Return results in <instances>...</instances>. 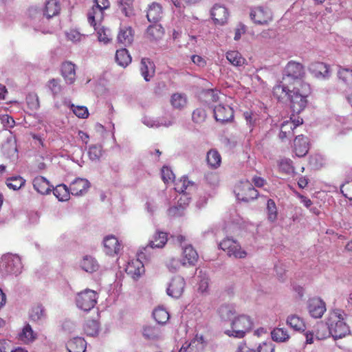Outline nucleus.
Returning <instances> with one entry per match:
<instances>
[{"instance_id": "f257e3e1", "label": "nucleus", "mask_w": 352, "mask_h": 352, "mask_svg": "<svg viewBox=\"0 0 352 352\" xmlns=\"http://www.w3.org/2000/svg\"><path fill=\"white\" fill-rule=\"evenodd\" d=\"M344 311L338 309H333L329 314L327 325L335 339L342 338L349 332V326L344 321Z\"/></svg>"}, {"instance_id": "f03ea898", "label": "nucleus", "mask_w": 352, "mask_h": 352, "mask_svg": "<svg viewBox=\"0 0 352 352\" xmlns=\"http://www.w3.org/2000/svg\"><path fill=\"white\" fill-rule=\"evenodd\" d=\"M311 94V87L308 83L292 86L289 96L290 107L294 113H299L307 104V97Z\"/></svg>"}, {"instance_id": "7ed1b4c3", "label": "nucleus", "mask_w": 352, "mask_h": 352, "mask_svg": "<svg viewBox=\"0 0 352 352\" xmlns=\"http://www.w3.org/2000/svg\"><path fill=\"white\" fill-rule=\"evenodd\" d=\"M253 320L245 314L239 315L232 320L230 329H227L225 333L229 337L243 338L253 327Z\"/></svg>"}, {"instance_id": "20e7f679", "label": "nucleus", "mask_w": 352, "mask_h": 352, "mask_svg": "<svg viewBox=\"0 0 352 352\" xmlns=\"http://www.w3.org/2000/svg\"><path fill=\"white\" fill-rule=\"evenodd\" d=\"M304 76L302 65L292 60L285 67L283 79L285 82L292 83L293 86L301 85L302 83H306L302 80Z\"/></svg>"}, {"instance_id": "39448f33", "label": "nucleus", "mask_w": 352, "mask_h": 352, "mask_svg": "<svg viewBox=\"0 0 352 352\" xmlns=\"http://www.w3.org/2000/svg\"><path fill=\"white\" fill-rule=\"evenodd\" d=\"M110 8L109 0H93V6L87 12V20L95 29L104 19V12Z\"/></svg>"}, {"instance_id": "423d86ee", "label": "nucleus", "mask_w": 352, "mask_h": 352, "mask_svg": "<svg viewBox=\"0 0 352 352\" xmlns=\"http://www.w3.org/2000/svg\"><path fill=\"white\" fill-rule=\"evenodd\" d=\"M98 295L96 292L86 289L78 292L76 296V306L85 311L91 310L97 303Z\"/></svg>"}, {"instance_id": "0eeeda50", "label": "nucleus", "mask_w": 352, "mask_h": 352, "mask_svg": "<svg viewBox=\"0 0 352 352\" xmlns=\"http://www.w3.org/2000/svg\"><path fill=\"white\" fill-rule=\"evenodd\" d=\"M21 259L15 255H4L0 261V272L3 275H16L21 273Z\"/></svg>"}, {"instance_id": "6e6552de", "label": "nucleus", "mask_w": 352, "mask_h": 352, "mask_svg": "<svg viewBox=\"0 0 352 352\" xmlns=\"http://www.w3.org/2000/svg\"><path fill=\"white\" fill-rule=\"evenodd\" d=\"M234 192L237 199L244 202L253 201L259 195L258 190L248 180L241 182L236 187Z\"/></svg>"}, {"instance_id": "1a4fd4ad", "label": "nucleus", "mask_w": 352, "mask_h": 352, "mask_svg": "<svg viewBox=\"0 0 352 352\" xmlns=\"http://www.w3.org/2000/svg\"><path fill=\"white\" fill-rule=\"evenodd\" d=\"M219 245L221 250L227 252L229 256L243 258L247 256V252L243 250L241 245L233 239L225 238Z\"/></svg>"}, {"instance_id": "9d476101", "label": "nucleus", "mask_w": 352, "mask_h": 352, "mask_svg": "<svg viewBox=\"0 0 352 352\" xmlns=\"http://www.w3.org/2000/svg\"><path fill=\"white\" fill-rule=\"evenodd\" d=\"M143 252H140L137 258H133L128 262L125 271L132 278H139L145 272L144 266L141 261L143 258Z\"/></svg>"}, {"instance_id": "9b49d317", "label": "nucleus", "mask_w": 352, "mask_h": 352, "mask_svg": "<svg viewBox=\"0 0 352 352\" xmlns=\"http://www.w3.org/2000/svg\"><path fill=\"white\" fill-rule=\"evenodd\" d=\"M307 309L314 318H320L326 311V304L320 298H312L308 300Z\"/></svg>"}, {"instance_id": "f8f14e48", "label": "nucleus", "mask_w": 352, "mask_h": 352, "mask_svg": "<svg viewBox=\"0 0 352 352\" xmlns=\"http://www.w3.org/2000/svg\"><path fill=\"white\" fill-rule=\"evenodd\" d=\"M250 17L255 23L259 25L267 24L272 19L271 11L262 7H258L252 10Z\"/></svg>"}, {"instance_id": "ddd939ff", "label": "nucleus", "mask_w": 352, "mask_h": 352, "mask_svg": "<svg viewBox=\"0 0 352 352\" xmlns=\"http://www.w3.org/2000/svg\"><path fill=\"white\" fill-rule=\"evenodd\" d=\"M185 285L184 278L181 276L174 277L167 288L168 295L175 298L180 297L184 291Z\"/></svg>"}, {"instance_id": "4468645a", "label": "nucleus", "mask_w": 352, "mask_h": 352, "mask_svg": "<svg viewBox=\"0 0 352 352\" xmlns=\"http://www.w3.org/2000/svg\"><path fill=\"white\" fill-rule=\"evenodd\" d=\"M213 111L216 120L222 123L231 120L234 117V111L228 105L218 104Z\"/></svg>"}, {"instance_id": "2eb2a0df", "label": "nucleus", "mask_w": 352, "mask_h": 352, "mask_svg": "<svg viewBox=\"0 0 352 352\" xmlns=\"http://www.w3.org/2000/svg\"><path fill=\"white\" fill-rule=\"evenodd\" d=\"M293 147V151L297 157L305 156L309 150L308 138L303 135L296 136L294 140Z\"/></svg>"}, {"instance_id": "dca6fc26", "label": "nucleus", "mask_w": 352, "mask_h": 352, "mask_svg": "<svg viewBox=\"0 0 352 352\" xmlns=\"http://www.w3.org/2000/svg\"><path fill=\"white\" fill-rule=\"evenodd\" d=\"M104 251L109 256L118 254L122 249V245L113 235H108L103 240Z\"/></svg>"}, {"instance_id": "f3484780", "label": "nucleus", "mask_w": 352, "mask_h": 352, "mask_svg": "<svg viewBox=\"0 0 352 352\" xmlns=\"http://www.w3.org/2000/svg\"><path fill=\"white\" fill-rule=\"evenodd\" d=\"M90 187L89 181L86 179L76 178L69 186L71 194L74 196L85 195Z\"/></svg>"}, {"instance_id": "a211bd4d", "label": "nucleus", "mask_w": 352, "mask_h": 352, "mask_svg": "<svg viewBox=\"0 0 352 352\" xmlns=\"http://www.w3.org/2000/svg\"><path fill=\"white\" fill-rule=\"evenodd\" d=\"M198 254L191 245L183 248L182 266H193L198 261Z\"/></svg>"}, {"instance_id": "6ab92c4d", "label": "nucleus", "mask_w": 352, "mask_h": 352, "mask_svg": "<svg viewBox=\"0 0 352 352\" xmlns=\"http://www.w3.org/2000/svg\"><path fill=\"white\" fill-rule=\"evenodd\" d=\"M309 69L318 78H327L330 76L329 66L324 63H313L310 65Z\"/></svg>"}, {"instance_id": "aec40b11", "label": "nucleus", "mask_w": 352, "mask_h": 352, "mask_svg": "<svg viewBox=\"0 0 352 352\" xmlns=\"http://www.w3.org/2000/svg\"><path fill=\"white\" fill-rule=\"evenodd\" d=\"M204 348V338L202 336L196 335L190 342H186L179 352H199Z\"/></svg>"}, {"instance_id": "412c9836", "label": "nucleus", "mask_w": 352, "mask_h": 352, "mask_svg": "<svg viewBox=\"0 0 352 352\" xmlns=\"http://www.w3.org/2000/svg\"><path fill=\"white\" fill-rule=\"evenodd\" d=\"M211 16L215 23L223 25L227 21L228 12L224 6L216 4L212 8Z\"/></svg>"}, {"instance_id": "4be33fe9", "label": "nucleus", "mask_w": 352, "mask_h": 352, "mask_svg": "<svg viewBox=\"0 0 352 352\" xmlns=\"http://www.w3.org/2000/svg\"><path fill=\"white\" fill-rule=\"evenodd\" d=\"M33 186L35 190L42 195H47L53 187L50 182L43 176H37L33 179Z\"/></svg>"}, {"instance_id": "5701e85b", "label": "nucleus", "mask_w": 352, "mask_h": 352, "mask_svg": "<svg viewBox=\"0 0 352 352\" xmlns=\"http://www.w3.org/2000/svg\"><path fill=\"white\" fill-rule=\"evenodd\" d=\"M292 83L285 82L283 80L273 88V94L274 97H276L278 100H281L285 98V97H288L290 94V92L292 89Z\"/></svg>"}, {"instance_id": "b1692460", "label": "nucleus", "mask_w": 352, "mask_h": 352, "mask_svg": "<svg viewBox=\"0 0 352 352\" xmlns=\"http://www.w3.org/2000/svg\"><path fill=\"white\" fill-rule=\"evenodd\" d=\"M61 74L68 84H72L76 79L75 65L70 61L64 62L61 65Z\"/></svg>"}, {"instance_id": "393cba45", "label": "nucleus", "mask_w": 352, "mask_h": 352, "mask_svg": "<svg viewBox=\"0 0 352 352\" xmlns=\"http://www.w3.org/2000/svg\"><path fill=\"white\" fill-rule=\"evenodd\" d=\"M167 241V233L157 231L153 234L152 239L150 240L148 244V246L144 248V250H146L148 247L151 248H162L166 245Z\"/></svg>"}, {"instance_id": "a878e982", "label": "nucleus", "mask_w": 352, "mask_h": 352, "mask_svg": "<svg viewBox=\"0 0 352 352\" xmlns=\"http://www.w3.org/2000/svg\"><path fill=\"white\" fill-rule=\"evenodd\" d=\"M146 17L150 22L157 23L162 17V7L160 4L153 2L148 8Z\"/></svg>"}, {"instance_id": "bb28decb", "label": "nucleus", "mask_w": 352, "mask_h": 352, "mask_svg": "<svg viewBox=\"0 0 352 352\" xmlns=\"http://www.w3.org/2000/svg\"><path fill=\"white\" fill-rule=\"evenodd\" d=\"M60 11V3L58 0H48L46 1L43 14L47 19L58 15Z\"/></svg>"}, {"instance_id": "cd10ccee", "label": "nucleus", "mask_w": 352, "mask_h": 352, "mask_svg": "<svg viewBox=\"0 0 352 352\" xmlns=\"http://www.w3.org/2000/svg\"><path fill=\"white\" fill-rule=\"evenodd\" d=\"M140 71L146 81H149L155 74V67L148 58H143L140 63Z\"/></svg>"}, {"instance_id": "c85d7f7f", "label": "nucleus", "mask_w": 352, "mask_h": 352, "mask_svg": "<svg viewBox=\"0 0 352 352\" xmlns=\"http://www.w3.org/2000/svg\"><path fill=\"white\" fill-rule=\"evenodd\" d=\"M86 346L87 343L81 337L74 338L67 343L68 352H85Z\"/></svg>"}, {"instance_id": "c756f323", "label": "nucleus", "mask_w": 352, "mask_h": 352, "mask_svg": "<svg viewBox=\"0 0 352 352\" xmlns=\"http://www.w3.org/2000/svg\"><path fill=\"white\" fill-rule=\"evenodd\" d=\"M81 268L88 273H93L98 270L100 265L95 258L91 256H85L80 261Z\"/></svg>"}, {"instance_id": "7c9ffc66", "label": "nucleus", "mask_w": 352, "mask_h": 352, "mask_svg": "<svg viewBox=\"0 0 352 352\" xmlns=\"http://www.w3.org/2000/svg\"><path fill=\"white\" fill-rule=\"evenodd\" d=\"M53 194L60 201H67L70 199L71 191L65 184L57 185L53 188Z\"/></svg>"}, {"instance_id": "2f4dec72", "label": "nucleus", "mask_w": 352, "mask_h": 352, "mask_svg": "<svg viewBox=\"0 0 352 352\" xmlns=\"http://www.w3.org/2000/svg\"><path fill=\"white\" fill-rule=\"evenodd\" d=\"M206 161L210 168L216 169L220 166L221 156L216 149H210L206 155Z\"/></svg>"}, {"instance_id": "473e14b6", "label": "nucleus", "mask_w": 352, "mask_h": 352, "mask_svg": "<svg viewBox=\"0 0 352 352\" xmlns=\"http://www.w3.org/2000/svg\"><path fill=\"white\" fill-rule=\"evenodd\" d=\"M190 201V198L186 193H181V195L177 200V206L170 208L168 209V214L170 215H176L179 214L181 210H184Z\"/></svg>"}, {"instance_id": "72a5a7b5", "label": "nucleus", "mask_w": 352, "mask_h": 352, "mask_svg": "<svg viewBox=\"0 0 352 352\" xmlns=\"http://www.w3.org/2000/svg\"><path fill=\"white\" fill-rule=\"evenodd\" d=\"M287 324L296 331H304L306 325L303 320L296 315H291L287 317Z\"/></svg>"}, {"instance_id": "f704fd0d", "label": "nucleus", "mask_w": 352, "mask_h": 352, "mask_svg": "<svg viewBox=\"0 0 352 352\" xmlns=\"http://www.w3.org/2000/svg\"><path fill=\"white\" fill-rule=\"evenodd\" d=\"M133 40V32L131 27L121 29L118 35V41L120 43L126 46L130 45Z\"/></svg>"}, {"instance_id": "c9c22d12", "label": "nucleus", "mask_w": 352, "mask_h": 352, "mask_svg": "<svg viewBox=\"0 0 352 352\" xmlns=\"http://www.w3.org/2000/svg\"><path fill=\"white\" fill-rule=\"evenodd\" d=\"M170 104L174 109L182 110L187 104V98L184 94H173L170 100Z\"/></svg>"}, {"instance_id": "e433bc0d", "label": "nucleus", "mask_w": 352, "mask_h": 352, "mask_svg": "<svg viewBox=\"0 0 352 352\" xmlns=\"http://www.w3.org/2000/svg\"><path fill=\"white\" fill-rule=\"evenodd\" d=\"M164 34V30L162 26L156 23L149 25L146 30L147 37L151 40H158L163 36Z\"/></svg>"}, {"instance_id": "4c0bfd02", "label": "nucleus", "mask_w": 352, "mask_h": 352, "mask_svg": "<svg viewBox=\"0 0 352 352\" xmlns=\"http://www.w3.org/2000/svg\"><path fill=\"white\" fill-rule=\"evenodd\" d=\"M83 329L87 336H94L99 332L100 324L96 320L87 319L84 324Z\"/></svg>"}, {"instance_id": "58836bf2", "label": "nucleus", "mask_w": 352, "mask_h": 352, "mask_svg": "<svg viewBox=\"0 0 352 352\" xmlns=\"http://www.w3.org/2000/svg\"><path fill=\"white\" fill-rule=\"evenodd\" d=\"M153 316L155 321L161 324H164L170 318L168 311L163 307H158L153 311Z\"/></svg>"}, {"instance_id": "ea45409f", "label": "nucleus", "mask_w": 352, "mask_h": 352, "mask_svg": "<svg viewBox=\"0 0 352 352\" xmlns=\"http://www.w3.org/2000/svg\"><path fill=\"white\" fill-rule=\"evenodd\" d=\"M227 60L234 66L241 67L245 64L246 60L238 51H229L226 53Z\"/></svg>"}, {"instance_id": "a19ab883", "label": "nucleus", "mask_w": 352, "mask_h": 352, "mask_svg": "<svg viewBox=\"0 0 352 352\" xmlns=\"http://www.w3.org/2000/svg\"><path fill=\"white\" fill-rule=\"evenodd\" d=\"M294 123L292 122V118L289 120L284 121L281 124L279 138L282 140L291 137L294 135Z\"/></svg>"}, {"instance_id": "79ce46f5", "label": "nucleus", "mask_w": 352, "mask_h": 352, "mask_svg": "<svg viewBox=\"0 0 352 352\" xmlns=\"http://www.w3.org/2000/svg\"><path fill=\"white\" fill-rule=\"evenodd\" d=\"M116 60L119 65L124 67L131 62V57L125 48H122L116 51Z\"/></svg>"}, {"instance_id": "37998d69", "label": "nucleus", "mask_w": 352, "mask_h": 352, "mask_svg": "<svg viewBox=\"0 0 352 352\" xmlns=\"http://www.w3.org/2000/svg\"><path fill=\"white\" fill-rule=\"evenodd\" d=\"M271 336L274 341L277 342H284L287 341L290 336L288 331L285 328L276 327L271 332Z\"/></svg>"}, {"instance_id": "c03bdc74", "label": "nucleus", "mask_w": 352, "mask_h": 352, "mask_svg": "<svg viewBox=\"0 0 352 352\" xmlns=\"http://www.w3.org/2000/svg\"><path fill=\"white\" fill-rule=\"evenodd\" d=\"M45 316V310L41 305H34L30 312V318L34 322L41 320Z\"/></svg>"}, {"instance_id": "a18cd8bd", "label": "nucleus", "mask_w": 352, "mask_h": 352, "mask_svg": "<svg viewBox=\"0 0 352 352\" xmlns=\"http://www.w3.org/2000/svg\"><path fill=\"white\" fill-rule=\"evenodd\" d=\"M161 331L157 327L151 325L144 327L143 335L147 339L155 340L160 337Z\"/></svg>"}, {"instance_id": "49530a36", "label": "nucleus", "mask_w": 352, "mask_h": 352, "mask_svg": "<svg viewBox=\"0 0 352 352\" xmlns=\"http://www.w3.org/2000/svg\"><path fill=\"white\" fill-rule=\"evenodd\" d=\"M331 336L329 327L322 322H318L316 326V338L318 340H324Z\"/></svg>"}, {"instance_id": "de8ad7c7", "label": "nucleus", "mask_w": 352, "mask_h": 352, "mask_svg": "<svg viewBox=\"0 0 352 352\" xmlns=\"http://www.w3.org/2000/svg\"><path fill=\"white\" fill-rule=\"evenodd\" d=\"M20 339L26 343L32 342L36 339V333H34L29 324H26L20 334Z\"/></svg>"}, {"instance_id": "09e8293b", "label": "nucleus", "mask_w": 352, "mask_h": 352, "mask_svg": "<svg viewBox=\"0 0 352 352\" xmlns=\"http://www.w3.org/2000/svg\"><path fill=\"white\" fill-rule=\"evenodd\" d=\"M25 182V179L21 177H13L7 179L6 185L10 189L16 190L20 189Z\"/></svg>"}, {"instance_id": "8fccbe9b", "label": "nucleus", "mask_w": 352, "mask_h": 352, "mask_svg": "<svg viewBox=\"0 0 352 352\" xmlns=\"http://www.w3.org/2000/svg\"><path fill=\"white\" fill-rule=\"evenodd\" d=\"M190 185H192V183L184 176L175 183V190L180 194L184 193Z\"/></svg>"}, {"instance_id": "3c124183", "label": "nucleus", "mask_w": 352, "mask_h": 352, "mask_svg": "<svg viewBox=\"0 0 352 352\" xmlns=\"http://www.w3.org/2000/svg\"><path fill=\"white\" fill-rule=\"evenodd\" d=\"M267 213L269 220H275L278 217L277 208L274 201L269 199L267 202Z\"/></svg>"}, {"instance_id": "603ef678", "label": "nucleus", "mask_w": 352, "mask_h": 352, "mask_svg": "<svg viewBox=\"0 0 352 352\" xmlns=\"http://www.w3.org/2000/svg\"><path fill=\"white\" fill-rule=\"evenodd\" d=\"M26 102L31 110H37L40 107L38 96L34 93H30L27 96Z\"/></svg>"}, {"instance_id": "864d4df0", "label": "nucleus", "mask_w": 352, "mask_h": 352, "mask_svg": "<svg viewBox=\"0 0 352 352\" xmlns=\"http://www.w3.org/2000/svg\"><path fill=\"white\" fill-rule=\"evenodd\" d=\"M338 76L340 80L346 84L352 82V70L341 67L338 72Z\"/></svg>"}, {"instance_id": "5fc2aeb1", "label": "nucleus", "mask_w": 352, "mask_h": 352, "mask_svg": "<svg viewBox=\"0 0 352 352\" xmlns=\"http://www.w3.org/2000/svg\"><path fill=\"white\" fill-rule=\"evenodd\" d=\"M279 170L280 172L287 175H292L294 173V167L292 162L288 160H283L279 164Z\"/></svg>"}, {"instance_id": "6e6d98bb", "label": "nucleus", "mask_w": 352, "mask_h": 352, "mask_svg": "<svg viewBox=\"0 0 352 352\" xmlns=\"http://www.w3.org/2000/svg\"><path fill=\"white\" fill-rule=\"evenodd\" d=\"M70 109L80 118H87L89 116V111L85 106H76L72 104Z\"/></svg>"}, {"instance_id": "4d7b16f0", "label": "nucleus", "mask_w": 352, "mask_h": 352, "mask_svg": "<svg viewBox=\"0 0 352 352\" xmlns=\"http://www.w3.org/2000/svg\"><path fill=\"white\" fill-rule=\"evenodd\" d=\"M206 118V113L204 109L197 108L193 111L192 114V119L195 123H202Z\"/></svg>"}, {"instance_id": "13d9d810", "label": "nucleus", "mask_w": 352, "mask_h": 352, "mask_svg": "<svg viewBox=\"0 0 352 352\" xmlns=\"http://www.w3.org/2000/svg\"><path fill=\"white\" fill-rule=\"evenodd\" d=\"M162 179L164 183H169L173 182L175 178V175L172 170L168 166H163L161 170Z\"/></svg>"}, {"instance_id": "bf43d9fd", "label": "nucleus", "mask_w": 352, "mask_h": 352, "mask_svg": "<svg viewBox=\"0 0 352 352\" xmlns=\"http://www.w3.org/2000/svg\"><path fill=\"white\" fill-rule=\"evenodd\" d=\"M166 265L169 271L174 272L178 270L179 267L182 266V261L171 258L166 261Z\"/></svg>"}, {"instance_id": "052dcab7", "label": "nucleus", "mask_w": 352, "mask_h": 352, "mask_svg": "<svg viewBox=\"0 0 352 352\" xmlns=\"http://www.w3.org/2000/svg\"><path fill=\"white\" fill-rule=\"evenodd\" d=\"M47 87L54 95H57L61 91V86L58 80L52 78L47 82Z\"/></svg>"}, {"instance_id": "680f3d73", "label": "nucleus", "mask_w": 352, "mask_h": 352, "mask_svg": "<svg viewBox=\"0 0 352 352\" xmlns=\"http://www.w3.org/2000/svg\"><path fill=\"white\" fill-rule=\"evenodd\" d=\"M89 156L90 159L98 160L102 155V147L101 146L94 145L89 148Z\"/></svg>"}, {"instance_id": "e2e57ef3", "label": "nucleus", "mask_w": 352, "mask_h": 352, "mask_svg": "<svg viewBox=\"0 0 352 352\" xmlns=\"http://www.w3.org/2000/svg\"><path fill=\"white\" fill-rule=\"evenodd\" d=\"M340 190L346 198L352 200V180L342 184Z\"/></svg>"}, {"instance_id": "0e129e2a", "label": "nucleus", "mask_w": 352, "mask_h": 352, "mask_svg": "<svg viewBox=\"0 0 352 352\" xmlns=\"http://www.w3.org/2000/svg\"><path fill=\"white\" fill-rule=\"evenodd\" d=\"M257 352H274V346L271 342H265L260 344Z\"/></svg>"}, {"instance_id": "69168bd1", "label": "nucleus", "mask_w": 352, "mask_h": 352, "mask_svg": "<svg viewBox=\"0 0 352 352\" xmlns=\"http://www.w3.org/2000/svg\"><path fill=\"white\" fill-rule=\"evenodd\" d=\"M201 0H171L173 3L176 8H184L185 5H192L197 3Z\"/></svg>"}, {"instance_id": "338daca9", "label": "nucleus", "mask_w": 352, "mask_h": 352, "mask_svg": "<svg viewBox=\"0 0 352 352\" xmlns=\"http://www.w3.org/2000/svg\"><path fill=\"white\" fill-rule=\"evenodd\" d=\"M66 36L68 40L72 42H77L81 40L82 36L78 31L75 30H71L66 33Z\"/></svg>"}, {"instance_id": "774afa93", "label": "nucleus", "mask_w": 352, "mask_h": 352, "mask_svg": "<svg viewBox=\"0 0 352 352\" xmlns=\"http://www.w3.org/2000/svg\"><path fill=\"white\" fill-rule=\"evenodd\" d=\"M1 122L5 127L12 128L14 126L15 122L12 117L6 114L3 115L1 118Z\"/></svg>"}]
</instances>
